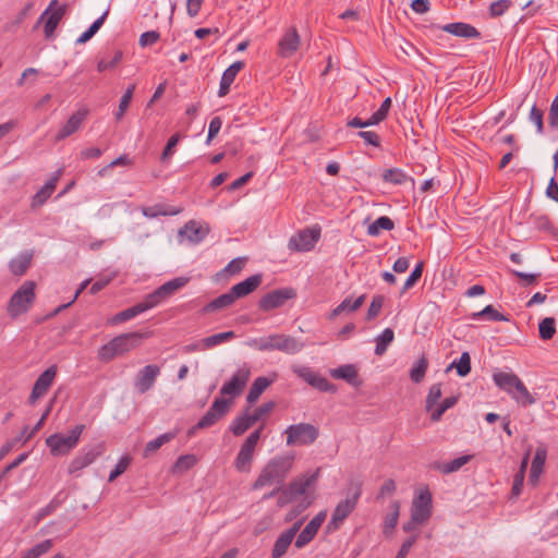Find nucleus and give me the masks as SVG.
Listing matches in <instances>:
<instances>
[{
    "instance_id": "nucleus-1",
    "label": "nucleus",
    "mask_w": 558,
    "mask_h": 558,
    "mask_svg": "<svg viewBox=\"0 0 558 558\" xmlns=\"http://www.w3.org/2000/svg\"><path fill=\"white\" fill-rule=\"evenodd\" d=\"M150 336L149 332L133 331L121 333L98 350V359L104 363L112 361L116 356L123 355L142 344V341Z\"/></svg>"
},
{
    "instance_id": "nucleus-2",
    "label": "nucleus",
    "mask_w": 558,
    "mask_h": 558,
    "mask_svg": "<svg viewBox=\"0 0 558 558\" xmlns=\"http://www.w3.org/2000/svg\"><path fill=\"white\" fill-rule=\"evenodd\" d=\"M293 461L294 456L292 454L277 456L270 459L254 482L253 488L259 489L271 484L283 485Z\"/></svg>"
},
{
    "instance_id": "nucleus-3",
    "label": "nucleus",
    "mask_w": 558,
    "mask_h": 558,
    "mask_svg": "<svg viewBox=\"0 0 558 558\" xmlns=\"http://www.w3.org/2000/svg\"><path fill=\"white\" fill-rule=\"evenodd\" d=\"M36 283L32 280H26L23 284L11 295L7 312L11 318H16L27 313L35 302Z\"/></svg>"
},
{
    "instance_id": "nucleus-4",
    "label": "nucleus",
    "mask_w": 558,
    "mask_h": 558,
    "mask_svg": "<svg viewBox=\"0 0 558 558\" xmlns=\"http://www.w3.org/2000/svg\"><path fill=\"white\" fill-rule=\"evenodd\" d=\"M320 469L317 468L313 473H305L293 478L282 490L278 499L280 506L294 501L299 496L304 495L308 488L316 485Z\"/></svg>"
},
{
    "instance_id": "nucleus-5",
    "label": "nucleus",
    "mask_w": 558,
    "mask_h": 558,
    "mask_svg": "<svg viewBox=\"0 0 558 558\" xmlns=\"http://www.w3.org/2000/svg\"><path fill=\"white\" fill-rule=\"evenodd\" d=\"M84 429L85 425L78 424L70 430L69 435H64L61 433L50 435L46 439V444L49 447L51 454H68L72 449H74L77 446L80 437Z\"/></svg>"
},
{
    "instance_id": "nucleus-6",
    "label": "nucleus",
    "mask_w": 558,
    "mask_h": 558,
    "mask_svg": "<svg viewBox=\"0 0 558 558\" xmlns=\"http://www.w3.org/2000/svg\"><path fill=\"white\" fill-rule=\"evenodd\" d=\"M288 446H307L318 437V428L310 423L290 425L286 429Z\"/></svg>"
},
{
    "instance_id": "nucleus-7",
    "label": "nucleus",
    "mask_w": 558,
    "mask_h": 558,
    "mask_svg": "<svg viewBox=\"0 0 558 558\" xmlns=\"http://www.w3.org/2000/svg\"><path fill=\"white\" fill-rule=\"evenodd\" d=\"M230 405L231 400H227L222 397L216 398L208 411L201 417L197 424L189 430V435H192L195 429H204L214 426L228 413Z\"/></svg>"
},
{
    "instance_id": "nucleus-8",
    "label": "nucleus",
    "mask_w": 558,
    "mask_h": 558,
    "mask_svg": "<svg viewBox=\"0 0 558 558\" xmlns=\"http://www.w3.org/2000/svg\"><path fill=\"white\" fill-rule=\"evenodd\" d=\"M433 512V497L428 487L420 489L415 493L412 507L411 517L416 523H425L429 520Z\"/></svg>"
},
{
    "instance_id": "nucleus-9",
    "label": "nucleus",
    "mask_w": 558,
    "mask_h": 558,
    "mask_svg": "<svg viewBox=\"0 0 558 558\" xmlns=\"http://www.w3.org/2000/svg\"><path fill=\"white\" fill-rule=\"evenodd\" d=\"M295 296L296 292L291 287L276 289L260 298L258 301V307L263 312H269L283 306L287 301L292 300Z\"/></svg>"
},
{
    "instance_id": "nucleus-10",
    "label": "nucleus",
    "mask_w": 558,
    "mask_h": 558,
    "mask_svg": "<svg viewBox=\"0 0 558 558\" xmlns=\"http://www.w3.org/2000/svg\"><path fill=\"white\" fill-rule=\"evenodd\" d=\"M319 236L320 229L305 228L290 238L288 247L294 252H308L315 246Z\"/></svg>"
},
{
    "instance_id": "nucleus-11",
    "label": "nucleus",
    "mask_w": 558,
    "mask_h": 558,
    "mask_svg": "<svg viewBox=\"0 0 558 558\" xmlns=\"http://www.w3.org/2000/svg\"><path fill=\"white\" fill-rule=\"evenodd\" d=\"M189 278L186 277H177L172 280H169L158 287L151 293L146 295L151 307L159 305L162 301L167 300L171 295H173L179 289L183 288L187 282Z\"/></svg>"
},
{
    "instance_id": "nucleus-12",
    "label": "nucleus",
    "mask_w": 558,
    "mask_h": 558,
    "mask_svg": "<svg viewBox=\"0 0 558 558\" xmlns=\"http://www.w3.org/2000/svg\"><path fill=\"white\" fill-rule=\"evenodd\" d=\"M57 365H52L44 371L38 378L36 379L31 396L28 398V403L34 405L40 397L45 396L50 386L52 385L56 375H57Z\"/></svg>"
},
{
    "instance_id": "nucleus-13",
    "label": "nucleus",
    "mask_w": 558,
    "mask_h": 558,
    "mask_svg": "<svg viewBox=\"0 0 558 558\" xmlns=\"http://www.w3.org/2000/svg\"><path fill=\"white\" fill-rule=\"evenodd\" d=\"M159 375L160 367L157 364H148L141 368L134 379V387L137 392L143 395L150 390Z\"/></svg>"
},
{
    "instance_id": "nucleus-14",
    "label": "nucleus",
    "mask_w": 558,
    "mask_h": 558,
    "mask_svg": "<svg viewBox=\"0 0 558 558\" xmlns=\"http://www.w3.org/2000/svg\"><path fill=\"white\" fill-rule=\"evenodd\" d=\"M250 379V371L245 368L238 369L230 380L226 381L221 389L220 393L222 396H229V400H233V398L240 396L245 388L247 381Z\"/></svg>"
},
{
    "instance_id": "nucleus-15",
    "label": "nucleus",
    "mask_w": 558,
    "mask_h": 558,
    "mask_svg": "<svg viewBox=\"0 0 558 558\" xmlns=\"http://www.w3.org/2000/svg\"><path fill=\"white\" fill-rule=\"evenodd\" d=\"M301 44L300 35L295 27L286 31L278 43L277 54L281 58H291L299 50Z\"/></svg>"
},
{
    "instance_id": "nucleus-16",
    "label": "nucleus",
    "mask_w": 558,
    "mask_h": 558,
    "mask_svg": "<svg viewBox=\"0 0 558 558\" xmlns=\"http://www.w3.org/2000/svg\"><path fill=\"white\" fill-rule=\"evenodd\" d=\"M270 342L271 351L276 350L286 354H296L304 347L296 338L284 333L270 335Z\"/></svg>"
},
{
    "instance_id": "nucleus-17",
    "label": "nucleus",
    "mask_w": 558,
    "mask_h": 558,
    "mask_svg": "<svg viewBox=\"0 0 558 558\" xmlns=\"http://www.w3.org/2000/svg\"><path fill=\"white\" fill-rule=\"evenodd\" d=\"M293 372L312 387L319 391H333L335 386L307 366L293 367Z\"/></svg>"
},
{
    "instance_id": "nucleus-18",
    "label": "nucleus",
    "mask_w": 558,
    "mask_h": 558,
    "mask_svg": "<svg viewBox=\"0 0 558 558\" xmlns=\"http://www.w3.org/2000/svg\"><path fill=\"white\" fill-rule=\"evenodd\" d=\"M326 515V511H320L306 524V526L301 531V533L296 537V548H303L305 545L312 542V539L317 534L319 527L324 523Z\"/></svg>"
},
{
    "instance_id": "nucleus-19",
    "label": "nucleus",
    "mask_w": 558,
    "mask_h": 558,
    "mask_svg": "<svg viewBox=\"0 0 558 558\" xmlns=\"http://www.w3.org/2000/svg\"><path fill=\"white\" fill-rule=\"evenodd\" d=\"M88 114L87 109H80L76 112H74L66 123L59 130V132L56 135V141L60 142L64 138L69 137L73 133H75L77 130L81 129L83 122L85 121L86 117Z\"/></svg>"
},
{
    "instance_id": "nucleus-20",
    "label": "nucleus",
    "mask_w": 558,
    "mask_h": 558,
    "mask_svg": "<svg viewBox=\"0 0 558 558\" xmlns=\"http://www.w3.org/2000/svg\"><path fill=\"white\" fill-rule=\"evenodd\" d=\"M263 282V275L256 274L253 275L245 280L234 284L230 292L232 293L235 301L241 298H245L252 292H254Z\"/></svg>"
},
{
    "instance_id": "nucleus-21",
    "label": "nucleus",
    "mask_w": 558,
    "mask_h": 558,
    "mask_svg": "<svg viewBox=\"0 0 558 558\" xmlns=\"http://www.w3.org/2000/svg\"><path fill=\"white\" fill-rule=\"evenodd\" d=\"M440 28L448 34L465 39L481 38V33L469 23L454 22L446 24Z\"/></svg>"
},
{
    "instance_id": "nucleus-22",
    "label": "nucleus",
    "mask_w": 558,
    "mask_h": 558,
    "mask_svg": "<svg viewBox=\"0 0 558 558\" xmlns=\"http://www.w3.org/2000/svg\"><path fill=\"white\" fill-rule=\"evenodd\" d=\"M244 61H235L223 71L218 89L219 97H225L229 94L231 84L234 82L238 73L244 69Z\"/></svg>"
},
{
    "instance_id": "nucleus-23",
    "label": "nucleus",
    "mask_w": 558,
    "mask_h": 558,
    "mask_svg": "<svg viewBox=\"0 0 558 558\" xmlns=\"http://www.w3.org/2000/svg\"><path fill=\"white\" fill-rule=\"evenodd\" d=\"M299 530V524L295 523L292 527L281 533L274 544V548L271 550L272 558H281L288 550L291 545L296 532Z\"/></svg>"
},
{
    "instance_id": "nucleus-24",
    "label": "nucleus",
    "mask_w": 558,
    "mask_h": 558,
    "mask_svg": "<svg viewBox=\"0 0 558 558\" xmlns=\"http://www.w3.org/2000/svg\"><path fill=\"white\" fill-rule=\"evenodd\" d=\"M62 174V169H59L53 177L46 182V184L33 196L32 207L36 208L44 205L51 196L57 187V183Z\"/></svg>"
},
{
    "instance_id": "nucleus-25",
    "label": "nucleus",
    "mask_w": 558,
    "mask_h": 558,
    "mask_svg": "<svg viewBox=\"0 0 558 558\" xmlns=\"http://www.w3.org/2000/svg\"><path fill=\"white\" fill-rule=\"evenodd\" d=\"M153 308L151 305L149 304L148 300L146 299V296L144 298V300L140 303H136L135 305L129 307V308H125L119 313H117L112 318H111V323L117 325V324H121V323H124V322H128L132 318H134L135 316L148 311Z\"/></svg>"
},
{
    "instance_id": "nucleus-26",
    "label": "nucleus",
    "mask_w": 558,
    "mask_h": 558,
    "mask_svg": "<svg viewBox=\"0 0 558 558\" xmlns=\"http://www.w3.org/2000/svg\"><path fill=\"white\" fill-rule=\"evenodd\" d=\"M255 448L256 447L246 442L242 444L240 451L234 460V468L236 471L248 472L251 470Z\"/></svg>"
},
{
    "instance_id": "nucleus-27",
    "label": "nucleus",
    "mask_w": 558,
    "mask_h": 558,
    "mask_svg": "<svg viewBox=\"0 0 558 558\" xmlns=\"http://www.w3.org/2000/svg\"><path fill=\"white\" fill-rule=\"evenodd\" d=\"M531 220H532V223L535 227V229H537L538 231L544 232L551 239L558 238V228L554 225V222L551 221V219L548 215L533 214V215H531Z\"/></svg>"
},
{
    "instance_id": "nucleus-28",
    "label": "nucleus",
    "mask_w": 558,
    "mask_h": 558,
    "mask_svg": "<svg viewBox=\"0 0 558 558\" xmlns=\"http://www.w3.org/2000/svg\"><path fill=\"white\" fill-rule=\"evenodd\" d=\"M495 385L506 391L509 396L513 395V390L520 380L519 376L514 373L498 372L493 375Z\"/></svg>"
},
{
    "instance_id": "nucleus-29",
    "label": "nucleus",
    "mask_w": 558,
    "mask_h": 558,
    "mask_svg": "<svg viewBox=\"0 0 558 558\" xmlns=\"http://www.w3.org/2000/svg\"><path fill=\"white\" fill-rule=\"evenodd\" d=\"M495 385L506 391L509 396L513 395V390L520 380L519 376L514 373L498 372L493 375Z\"/></svg>"
},
{
    "instance_id": "nucleus-30",
    "label": "nucleus",
    "mask_w": 558,
    "mask_h": 558,
    "mask_svg": "<svg viewBox=\"0 0 558 558\" xmlns=\"http://www.w3.org/2000/svg\"><path fill=\"white\" fill-rule=\"evenodd\" d=\"M32 251H24L9 263V269L14 276H23L31 267L33 259Z\"/></svg>"
},
{
    "instance_id": "nucleus-31",
    "label": "nucleus",
    "mask_w": 558,
    "mask_h": 558,
    "mask_svg": "<svg viewBox=\"0 0 558 558\" xmlns=\"http://www.w3.org/2000/svg\"><path fill=\"white\" fill-rule=\"evenodd\" d=\"M250 408L247 407L245 411L238 415L230 424L229 430L236 437L242 436L247 429H250L255 421L252 420V415L250 414Z\"/></svg>"
},
{
    "instance_id": "nucleus-32",
    "label": "nucleus",
    "mask_w": 558,
    "mask_h": 558,
    "mask_svg": "<svg viewBox=\"0 0 558 558\" xmlns=\"http://www.w3.org/2000/svg\"><path fill=\"white\" fill-rule=\"evenodd\" d=\"M349 515V497L343 499L335 509L326 530L328 533L337 531L343 523L344 519Z\"/></svg>"
},
{
    "instance_id": "nucleus-33",
    "label": "nucleus",
    "mask_w": 558,
    "mask_h": 558,
    "mask_svg": "<svg viewBox=\"0 0 558 558\" xmlns=\"http://www.w3.org/2000/svg\"><path fill=\"white\" fill-rule=\"evenodd\" d=\"M65 11L66 5L62 4L61 7H58L53 12H50L46 15L44 25V33L46 38H51L53 36L56 28L65 14Z\"/></svg>"
},
{
    "instance_id": "nucleus-34",
    "label": "nucleus",
    "mask_w": 558,
    "mask_h": 558,
    "mask_svg": "<svg viewBox=\"0 0 558 558\" xmlns=\"http://www.w3.org/2000/svg\"><path fill=\"white\" fill-rule=\"evenodd\" d=\"M547 452L545 449H537L534 458L532 460L531 471H530V483L535 486L538 482L541 474L544 471V465L546 462Z\"/></svg>"
},
{
    "instance_id": "nucleus-35",
    "label": "nucleus",
    "mask_w": 558,
    "mask_h": 558,
    "mask_svg": "<svg viewBox=\"0 0 558 558\" xmlns=\"http://www.w3.org/2000/svg\"><path fill=\"white\" fill-rule=\"evenodd\" d=\"M390 512L384 517L383 523V534L385 536H390L398 524L399 514H400V502L398 500L391 501Z\"/></svg>"
},
{
    "instance_id": "nucleus-36",
    "label": "nucleus",
    "mask_w": 558,
    "mask_h": 558,
    "mask_svg": "<svg viewBox=\"0 0 558 558\" xmlns=\"http://www.w3.org/2000/svg\"><path fill=\"white\" fill-rule=\"evenodd\" d=\"M208 228H204L196 221L192 220L185 223V226L180 230V234H185L193 243H199L208 234Z\"/></svg>"
},
{
    "instance_id": "nucleus-37",
    "label": "nucleus",
    "mask_w": 558,
    "mask_h": 558,
    "mask_svg": "<svg viewBox=\"0 0 558 558\" xmlns=\"http://www.w3.org/2000/svg\"><path fill=\"white\" fill-rule=\"evenodd\" d=\"M182 211L181 208L166 204H156L154 206L142 207V214L146 218H156L158 216H175Z\"/></svg>"
},
{
    "instance_id": "nucleus-38",
    "label": "nucleus",
    "mask_w": 558,
    "mask_h": 558,
    "mask_svg": "<svg viewBox=\"0 0 558 558\" xmlns=\"http://www.w3.org/2000/svg\"><path fill=\"white\" fill-rule=\"evenodd\" d=\"M472 459V456L465 454L458 457L449 462H434L433 469L440 471L444 474H449L459 471L463 465H465L470 460Z\"/></svg>"
},
{
    "instance_id": "nucleus-39",
    "label": "nucleus",
    "mask_w": 558,
    "mask_h": 558,
    "mask_svg": "<svg viewBox=\"0 0 558 558\" xmlns=\"http://www.w3.org/2000/svg\"><path fill=\"white\" fill-rule=\"evenodd\" d=\"M271 383L272 380L264 376L255 378L246 396L247 403L250 405L255 403L262 393L271 385Z\"/></svg>"
},
{
    "instance_id": "nucleus-40",
    "label": "nucleus",
    "mask_w": 558,
    "mask_h": 558,
    "mask_svg": "<svg viewBox=\"0 0 558 558\" xmlns=\"http://www.w3.org/2000/svg\"><path fill=\"white\" fill-rule=\"evenodd\" d=\"M383 181L386 183L402 185L408 181L414 183V180L410 178L402 169L400 168H390L386 169L381 174Z\"/></svg>"
},
{
    "instance_id": "nucleus-41",
    "label": "nucleus",
    "mask_w": 558,
    "mask_h": 558,
    "mask_svg": "<svg viewBox=\"0 0 558 558\" xmlns=\"http://www.w3.org/2000/svg\"><path fill=\"white\" fill-rule=\"evenodd\" d=\"M511 398L514 399L519 405L524 408L536 402V398L527 390L521 379L518 380V385L515 386Z\"/></svg>"
},
{
    "instance_id": "nucleus-42",
    "label": "nucleus",
    "mask_w": 558,
    "mask_h": 558,
    "mask_svg": "<svg viewBox=\"0 0 558 558\" xmlns=\"http://www.w3.org/2000/svg\"><path fill=\"white\" fill-rule=\"evenodd\" d=\"M471 318L487 319L492 322H509V317L498 312L492 304L486 305L482 311L471 314Z\"/></svg>"
},
{
    "instance_id": "nucleus-43",
    "label": "nucleus",
    "mask_w": 558,
    "mask_h": 558,
    "mask_svg": "<svg viewBox=\"0 0 558 558\" xmlns=\"http://www.w3.org/2000/svg\"><path fill=\"white\" fill-rule=\"evenodd\" d=\"M177 436V432H167L162 435H159L157 438L148 441L144 448V457L147 458L154 452H156L161 446L171 441Z\"/></svg>"
},
{
    "instance_id": "nucleus-44",
    "label": "nucleus",
    "mask_w": 558,
    "mask_h": 558,
    "mask_svg": "<svg viewBox=\"0 0 558 558\" xmlns=\"http://www.w3.org/2000/svg\"><path fill=\"white\" fill-rule=\"evenodd\" d=\"M235 338V332L232 330L215 333L202 339V349H210L216 345H219L223 342H228Z\"/></svg>"
},
{
    "instance_id": "nucleus-45",
    "label": "nucleus",
    "mask_w": 558,
    "mask_h": 558,
    "mask_svg": "<svg viewBox=\"0 0 558 558\" xmlns=\"http://www.w3.org/2000/svg\"><path fill=\"white\" fill-rule=\"evenodd\" d=\"M235 302V299L233 298L230 290L227 293H223L216 298L215 300L210 301L208 304H206L203 308L204 313H211L225 307L230 306Z\"/></svg>"
},
{
    "instance_id": "nucleus-46",
    "label": "nucleus",
    "mask_w": 558,
    "mask_h": 558,
    "mask_svg": "<svg viewBox=\"0 0 558 558\" xmlns=\"http://www.w3.org/2000/svg\"><path fill=\"white\" fill-rule=\"evenodd\" d=\"M393 339V330L391 328L384 329V331L375 340V354L378 356L383 355L387 351L388 347L392 343Z\"/></svg>"
},
{
    "instance_id": "nucleus-47",
    "label": "nucleus",
    "mask_w": 558,
    "mask_h": 558,
    "mask_svg": "<svg viewBox=\"0 0 558 558\" xmlns=\"http://www.w3.org/2000/svg\"><path fill=\"white\" fill-rule=\"evenodd\" d=\"M428 368V359L423 354L410 369V378L413 383H421Z\"/></svg>"
},
{
    "instance_id": "nucleus-48",
    "label": "nucleus",
    "mask_w": 558,
    "mask_h": 558,
    "mask_svg": "<svg viewBox=\"0 0 558 558\" xmlns=\"http://www.w3.org/2000/svg\"><path fill=\"white\" fill-rule=\"evenodd\" d=\"M395 228V222L388 216L378 217L373 223L368 226L367 233L372 236H376L380 233V230L390 231Z\"/></svg>"
},
{
    "instance_id": "nucleus-49",
    "label": "nucleus",
    "mask_w": 558,
    "mask_h": 558,
    "mask_svg": "<svg viewBox=\"0 0 558 558\" xmlns=\"http://www.w3.org/2000/svg\"><path fill=\"white\" fill-rule=\"evenodd\" d=\"M538 333L542 340H551L556 333V319L554 317H545L538 324Z\"/></svg>"
},
{
    "instance_id": "nucleus-50",
    "label": "nucleus",
    "mask_w": 558,
    "mask_h": 558,
    "mask_svg": "<svg viewBox=\"0 0 558 558\" xmlns=\"http://www.w3.org/2000/svg\"><path fill=\"white\" fill-rule=\"evenodd\" d=\"M456 368L457 374L460 377H465L471 373V356L469 352H463L458 361H453L449 366L448 371Z\"/></svg>"
},
{
    "instance_id": "nucleus-51",
    "label": "nucleus",
    "mask_w": 558,
    "mask_h": 558,
    "mask_svg": "<svg viewBox=\"0 0 558 558\" xmlns=\"http://www.w3.org/2000/svg\"><path fill=\"white\" fill-rule=\"evenodd\" d=\"M197 463L195 454H183L180 456L172 466V473H184L191 470Z\"/></svg>"
},
{
    "instance_id": "nucleus-52",
    "label": "nucleus",
    "mask_w": 558,
    "mask_h": 558,
    "mask_svg": "<svg viewBox=\"0 0 558 558\" xmlns=\"http://www.w3.org/2000/svg\"><path fill=\"white\" fill-rule=\"evenodd\" d=\"M51 411V404L47 408L46 411H44V414L41 415L40 420L37 422V424L33 427V430L28 432V426H24L21 430L17 440H23L24 442L32 439L44 426L45 421L47 420L49 413Z\"/></svg>"
},
{
    "instance_id": "nucleus-53",
    "label": "nucleus",
    "mask_w": 558,
    "mask_h": 558,
    "mask_svg": "<svg viewBox=\"0 0 558 558\" xmlns=\"http://www.w3.org/2000/svg\"><path fill=\"white\" fill-rule=\"evenodd\" d=\"M53 547L52 539H45L41 543L36 544L22 556V558H40L47 554Z\"/></svg>"
},
{
    "instance_id": "nucleus-54",
    "label": "nucleus",
    "mask_w": 558,
    "mask_h": 558,
    "mask_svg": "<svg viewBox=\"0 0 558 558\" xmlns=\"http://www.w3.org/2000/svg\"><path fill=\"white\" fill-rule=\"evenodd\" d=\"M92 464L98 457L106 451V444L100 441L92 446H85L80 450Z\"/></svg>"
},
{
    "instance_id": "nucleus-55",
    "label": "nucleus",
    "mask_w": 558,
    "mask_h": 558,
    "mask_svg": "<svg viewBox=\"0 0 558 558\" xmlns=\"http://www.w3.org/2000/svg\"><path fill=\"white\" fill-rule=\"evenodd\" d=\"M440 398H441V384L432 385L428 390L426 400H425L426 411H432Z\"/></svg>"
},
{
    "instance_id": "nucleus-56",
    "label": "nucleus",
    "mask_w": 558,
    "mask_h": 558,
    "mask_svg": "<svg viewBox=\"0 0 558 558\" xmlns=\"http://www.w3.org/2000/svg\"><path fill=\"white\" fill-rule=\"evenodd\" d=\"M132 462V458L130 456H123L119 462L116 464L114 469L109 474V482H113L117 480L120 475H122L128 468L130 466Z\"/></svg>"
},
{
    "instance_id": "nucleus-57",
    "label": "nucleus",
    "mask_w": 558,
    "mask_h": 558,
    "mask_svg": "<svg viewBox=\"0 0 558 558\" xmlns=\"http://www.w3.org/2000/svg\"><path fill=\"white\" fill-rule=\"evenodd\" d=\"M529 119L536 126V132L538 134H544V111L537 108L535 105L531 108Z\"/></svg>"
},
{
    "instance_id": "nucleus-58",
    "label": "nucleus",
    "mask_w": 558,
    "mask_h": 558,
    "mask_svg": "<svg viewBox=\"0 0 558 558\" xmlns=\"http://www.w3.org/2000/svg\"><path fill=\"white\" fill-rule=\"evenodd\" d=\"M423 266H424L423 262H421L414 267V269L411 271L410 276L407 278V280L402 287L401 293H404L405 291H408L409 289L414 287L416 284V282L421 279L422 274H423Z\"/></svg>"
},
{
    "instance_id": "nucleus-59",
    "label": "nucleus",
    "mask_w": 558,
    "mask_h": 558,
    "mask_svg": "<svg viewBox=\"0 0 558 558\" xmlns=\"http://www.w3.org/2000/svg\"><path fill=\"white\" fill-rule=\"evenodd\" d=\"M511 275L517 279L522 281V286L530 287L538 283V279L541 278V274H527L519 270L511 269Z\"/></svg>"
},
{
    "instance_id": "nucleus-60",
    "label": "nucleus",
    "mask_w": 558,
    "mask_h": 558,
    "mask_svg": "<svg viewBox=\"0 0 558 558\" xmlns=\"http://www.w3.org/2000/svg\"><path fill=\"white\" fill-rule=\"evenodd\" d=\"M384 302H385V296L384 295H374L373 296V300L369 304V307H368V311H367V314H366V319L367 320H373L374 318H376L384 305Z\"/></svg>"
},
{
    "instance_id": "nucleus-61",
    "label": "nucleus",
    "mask_w": 558,
    "mask_h": 558,
    "mask_svg": "<svg viewBox=\"0 0 558 558\" xmlns=\"http://www.w3.org/2000/svg\"><path fill=\"white\" fill-rule=\"evenodd\" d=\"M512 2L511 0H497L490 3L489 5V14L492 17L501 16L510 7Z\"/></svg>"
},
{
    "instance_id": "nucleus-62",
    "label": "nucleus",
    "mask_w": 558,
    "mask_h": 558,
    "mask_svg": "<svg viewBox=\"0 0 558 558\" xmlns=\"http://www.w3.org/2000/svg\"><path fill=\"white\" fill-rule=\"evenodd\" d=\"M247 262L246 257H236L227 264V266L222 269V272L229 274L231 276L236 275L242 271L245 264Z\"/></svg>"
},
{
    "instance_id": "nucleus-63",
    "label": "nucleus",
    "mask_w": 558,
    "mask_h": 558,
    "mask_svg": "<svg viewBox=\"0 0 558 558\" xmlns=\"http://www.w3.org/2000/svg\"><path fill=\"white\" fill-rule=\"evenodd\" d=\"M90 465L85 456L80 451L78 454L70 462L68 471L70 474H75L86 466Z\"/></svg>"
},
{
    "instance_id": "nucleus-64",
    "label": "nucleus",
    "mask_w": 558,
    "mask_h": 558,
    "mask_svg": "<svg viewBox=\"0 0 558 558\" xmlns=\"http://www.w3.org/2000/svg\"><path fill=\"white\" fill-rule=\"evenodd\" d=\"M548 125L551 130H558V94L555 96L549 107Z\"/></svg>"
}]
</instances>
